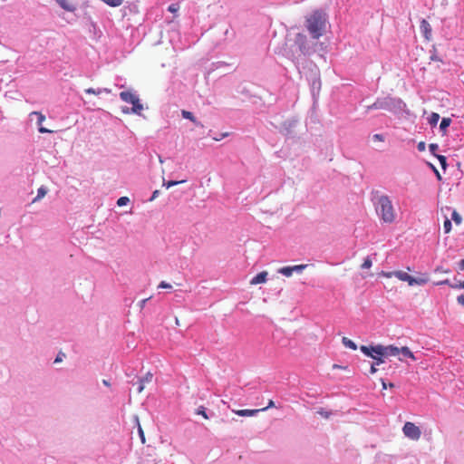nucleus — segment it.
<instances>
[{"mask_svg": "<svg viewBox=\"0 0 464 464\" xmlns=\"http://www.w3.org/2000/svg\"><path fill=\"white\" fill-rule=\"evenodd\" d=\"M184 182H185V180H180V181L170 180V181H168V182H164L163 185L167 188H169L170 187H173V186H176L178 184L184 183Z\"/></svg>", "mask_w": 464, "mask_h": 464, "instance_id": "c756f323", "label": "nucleus"}, {"mask_svg": "<svg viewBox=\"0 0 464 464\" xmlns=\"http://www.w3.org/2000/svg\"><path fill=\"white\" fill-rule=\"evenodd\" d=\"M429 148H430V151L434 156H436L437 154H436L435 152H436V150L439 149L438 144L431 143V144H430Z\"/></svg>", "mask_w": 464, "mask_h": 464, "instance_id": "e433bc0d", "label": "nucleus"}, {"mask_svg": "<svg viewBox=\"0 0 464 464\" xmlns=\"http://www.w3.org/2000/svg\"><path fill=\"white\" fill-rule=\"evenodd\" d=\"M459 287L464 288V281L459 283Z\"/></svg>", "mask_w": 464, "mask_h": 464, "instance_id": "4d7b16f0", "label": "nucleus"}, {"mask_svg": "<svg viewBox=\"0 0 464 464\" xmlns=\"http://www.w3.org/2000/svg\"><path fill=\"white\" fill-rule=\"evenodd\" d=\"M382 389H387V386H388V383H386L383 380H382Z\"/></svg>", "mask_w": 464, "mask_h": 464, "instance_id": "603ef678", "label": "nucleus"}, {"mask_svg": "<svg viewBox=\"0 0 464 464\" xmlns=\"http://www.w3.org/2000/svg\"><path fill=\"white\" fill-rule=\"evenodd\" d=\"M278 273L282 274L283 276L286 277H290L293 275V271L291 266H284L278 269Z\"/></svg>", "mask_w": 464, "mask_h": 464, "instance_id": "412c9836", "label": "nucleus"}, {"mask_svg": "<svg viewBox=\"0 0 464 464\" xmlns=\"http://www.w3.org/2000/svg\"><path fill=\"white\" fill-rule=\"evenodd\" d=\"M360 350L365 355H372V352H374L375 354L381 355V357H382L383 359H384V357L397 356L400 354L399 348L394 345H387V346H384L382 344L370 345V346L362 345L360 347Z\"/></svg>", "mask_w": 464, "mask_h": 464, "instance_id": "7ed1b4c3", "label": "nucleus"}, {"mask_svg": "<svg viewBox=\"0 0 464 464\" xmlns=\"http://www.w3.org/2000/svg\"><path fill=\"white\" fill-rule=\"evenodd\" d=\"M333 368L334 369H343V370H346L347 369L346 366H342V365H339V364H334Z\"/></svg>", "mask_w": 464, "mask_h": 464, "instance_id": "09e8293b", "label": "nucleus"}, {"mask_svg": "<svg viewBox=\"0 0 464 464\" xmlns=\"http://www.w3.org/2000/svg\"><path fill=\"white\" fill-rule=\"evenodd\" d=\"M380 275L384 277L391 278V277L394 276V271L393 272L382 271Z\"/></svg>", "mask_w": 464, "mask_h": 464, "instance_id": "4c0bfd02", "label": "nucleus"}, {"mask_svg": "<svg viewBox=\"0 0 464 464\" xmlns=\"http://www.w3.org/2000/svg\"><path fill=\"white\" fill-rule=\"evenodd\" d=\"M372 139L377 141H383V136L382 134H374Z\"/></svg>", "mask_w": 464, "mask_h": 464, "instance_id": "ea45409f", "label": "nucleus"}, {"mask_svg": "<svg viewBox=\"0 0 464 464\" xmlns=\"http://www.w3.org/2000/svg\"><path fill=\"white\" fill-rule=\"evenodd\" d=\"M372 259L371 257L367 256L364 260H363V263L362 264L361 267L362 269H369L372 267Z\"/></svg>", "mask_w": 464, "mask_h": 464, "instance_id": "b1692460", "label": "nucleus"}, {"mask_svg": "<svg viewBox=\"0 0 464 464\" xmlns=\"http://www.w3.org/2000/svg\"><path fill=\"white\" fill-rule=\"evenodd\" d=\"M102 1L104 2L106 5L112 6V7L120 6L122 4V0H102Z\"/></svg>", "mask_w": 464, "mask_h": 464, "instance_id": "5701e85b", "label": "nucleus"}, {"mask_svg": "<svg viewBox=\"0 0 464 464\" xmlns=\"http://www.w3.org/2000/svg\"><path fill=\"white\" fill-rule=\"evenodd\" d=\"M457 300L459 304L464 306V295L458 296Z\"/></svg>", "mask_w": 464, "mask_h": 464, "instance_id": "37998d69", "label": "nucleus"}, {"mask_svg": "<svg viewBox=\"0 0 464 464\" xmlns=\"http://www.w3.org/2000/svg\"><path fill=\"white\" fill-rule=\"evenodd\" d=\"M153 374L151 372L146 373V375L139 381L138 392L140 393L145 388V383H149L152 381Z\"/></svg>", "mask_w": 464, "mask_h": 464, "instance_id": "9d476101", "label": "nucleus"}, {"mask_svg": "<svg viewBox=\"0 0 464 464\" xmlns=\"http://www.w3.org/2000/svg\"><path fill=\"white\" fill-rule=\"evenodd\" d=\"M85 92L88 93V94H95V95H99L102 93V91L101 90H94L93 88H88L85 90Z\"/></svg>", "mask_w": 464, "mask_h": 464, "instance_id": "72a5a7b5", "label": "nucleus"}, {"mask_svg": "<svg viewBox=\"0 0 464 464\" xmlns=\"http://www.w3.org/2000/svg\"><path fill=\"white\" fill-rule=\"evenodd\" d=\"M417 147H418V150H419L420 151H424V150H425V148H426V146H425V142H424V141H420V142H419V144H418V146H417Z\"/></svg>", "mask_w": 464, "mask_h": 464, "instance_id": "a19ab883", "label": "nucleus"}, {"mask_svg": "<svg viewBox=\"0 0 464 464\" xmlns=\"http://www.w3.org/2000/svg\"><path fill=\"white\" fill-rule=\"evenodd\" d=\"M135 421H136V424H137V427H138V432H139V436L140 438L141 443L144 444L145 441H146L145 434H144V431H143V430L141 428V425H140V423L139 421V418L138 417L135 418Z\"/></svg>", "mask_w": 464, "mask_h": 464, "instance_id": "6ab92c4d", "label": "nucleus"}, {"mask_svg": "<svg viewBox=\"0 0 464 464\" xmlns=\"http://www.w3.org/2000/svg\"><path fill=\"white\" fill-rule=\"evenodd\" d=\"M130 199L128 197H121L118 200H117V205L119 207H122V206H125L129 203Z\"/></svg>", "mask_w": 464, "mask_h": 464, "instance_id": "7c9ffc66", "label": "nucleus"}, {"mask_svg": "<svg viewBox=\"0 0 464 464\" xmlns=\"http://www.w3.org/2000/svg\"><path fill=\"white\" fill-rule=\"evenodd\" d=\"M394 276L397 277L399 280L407 282L409 285L412 286L414 285H424L429 281L428 276H423L420 278H414L411 276H410L408 273L404 271H394Z\"/></svg>", "mask_w": 464, "mask_h": 464, "instance_id": "20e7f679", "label": "nucleus"}, {"mask_svg": "<svg viewBox=\"0 0 464 464\" xmlns=\"http://www.w3.org/2000/svg\"><path fill=\"white\" fill-rule=\"evenodd\" d=\"M169 11L171 13H176L179 9V4H172L169 6Z\"/></svg>", "mask_w": 464, "mask_h": 464, "instance_id": "c9c22d12", "label": "nucleus"}, {"mask_svg": "<svg viewBox=\"0 0 464 464\" xmlns=\"http://www.w3.org/2000/svg\"><path fill=\"white\" fill-rule=\"evenodd\" d=\"M132 108L131 112L140 115L143 111V105L140 102L139 98L136 96L133 102H131Z\"/></svg>", "mask_w": 464, "mask_h": 464, "instance_id": "f8f14e48", "label": "nucleus"}, {"mask_svg": "<svg viewBox=\"0 0 464 464\" xmlns=\"http://www.w3.org/2000/svg\"><path fill=\"white\" fill-rule=\"evenodd\" d=\"M436 285H450L451 284L450 283V281L448 279H446V280L440 281V282L436 283Z\"/></svg>", "mask_w": 464, "mask_h": 464, "instance_id": "49530a36", "label": "nucleus"}, {"mask_svg": "<svg viewBox=\"0 0 464 464\" xmlns=\"http://www.w3.org/2000/svg\"><path fill=\"white\" fill-rule=\"evenodd\" d=\"M342 343L347 348H350L352 350H356L357 349L356 343L354 342H353L352 340H350L349 338H347V337H343Z\"/></svg>", "mask_w": 464, "mask_h": 464, "instance_id": "a211bd4d", "label": "nucleus"}, {"mask_svg": "<svg viewBox=\"0 0 464 464\" xmlns=\"http://www.w3.org/2000/svg\"><path fill=\"white\" fill-rule=\"evenodd\" d=\"M181 114H182L183 118L189 120L190 121L195 123L197 126L203 127V125L196 120V118L194 117L192 112L183 110L181 111Z\"/></svg>", "mask_w": 464, "mask_h": 464, "instance_id": "2eb2a0df", "label": "nucleus"}, {"mask_svg": "<svg viewBox=\"0 0 464 464\" xmlns=\"http://www.w3.org/2000/svg\"><path fill=\"white\" fill-rule=\"evenodd\" d=\"M326 14L319 10L306 18V28L314 39L322 36L325 27Z\"/></svg>", "mask_w": 464, "mask_h": 464, "instance_id": "f03ea898", "label": "nucleus"}, {"mask_svg": "<svg viewBox=\"0 0 464 464\" xmlns=\"http://www.w3.org/2000/svg\"><path fill=\"white\" fill-rule=\"evenodd\" d=\"M32 114H34L37 116V123L38 125H41L43 121L45 120V116L38 111H34ZM39 132L41 133H51L53 130L46 129L45 127L40 126L39 127Z\"/></svg>", "mask_w": 464, "mask_h": 464, "instance_id": "1a4fd4ad", "label": "nucleus"}, {"mask_svg": "<svg viewBox=\"0 0 464 464\" xmlns=\"http://www.w3.org/2000/svg\"><path fill=\"white\" fill-rule=\"evenodd\" d=\"M197 414L198 415H201L204 419L208 420V416L206 412V410L203 406H200L198 411H197Z\"/></svg>", "mask_w": 464, "mask_h": 464, "instance_id": "473e14b6", "label": "nucleus"}, {"mask_svg": "<svg viewBox=\"0 0 464 464\" xmlns=\"http://www.w3.org/2000/svg\"><path fill=\"white\" fill-rule=\"evenodd\" d=\"M159 193L160 191L159 190H155L153 193H152V196L150 198V201L154 200L158 196H159Z\"/></svg>", "mask_w": 464, "mask_h": 464, "instance_id": "de8ad7c7", "label": "nucleus"}, {"mask_svg": "<svg viewBox=\"0 0 464 464\" xmlns=\"http://www.w3.org/2000/svg\"><path fill=\"white\" fill-rule=\"evenodd\" d=\"M451 218L456 222V224H458V225L460 224L461 217H460V215L456 210L452 211Z\"/></svg>", "mask_w": 464, "mask_h": 464, "instance_id": "2f4dec72", "label": "nucleus"}, {"mask_svg": "<svg viewBox=\"0 0 464 464\" xmlns=\"http://www.w3.org/2000/svg\"><path fill=\"white\" fill-rule=\"evenodd\" d=\"M399 350H400V353H401L404 357L411 358L413 361L416 360L414 354L411 353V351L408 347L404 346V347L399 348Z\"/></svg>", "mask_w": 464, "mask_h": 464, "instance_id": "f3484780", "label": "nucleus"}, {"mask_svg": "<svg viewBox=\"0 0 464 464\" xmlns=\"http://www.w3.org/2000/svg\"><path fill=\"white\" fill-rule=\"evenodd\" d=\"M450 286L452 288H460L459 284H451V285H450Z\"/></svg>", "mask_w": 464, "mask_h": 464, "instance_id": "864d4df0", "label": "nucleus"}, {"mask_svg": "<svg viewBox=\"0 0 464 464\" xmlns=\"http://www.w3.org/2000/svg\"><path fill=\"white\" fill-rule=\"evenodd\" d=\"M307 267V265H296L291 266L293 272L302 273Z\"/></svg>", "mask_w": 464, "mask_h": 464, "instance_id": "a878e982", "label": "nucleus"}, {"mask_svg": "<svg viewBox=\"0 0 464 464\" xmlns=\"http://www.w3.org/2000/svg\"><path fill=\"white\" fill-rule=\"evenodd\" d=\"M59 5L65 11L73 12L76 8L70 0H55Z\"/></svg>", "mask_w": 464, "mask_h": 464, "instance_id": "ddd939ff", "label": "nucleus"}, {"mask_svg": "<svg viewBox=\"0 0 464 464\" xmlns=\"http://www.w3.org/2000/svg\"><path fill=\"white\" fill-rule=\"evenodd\" d=\"M146 301H147V299L142 300V301H141V304H142V305H143V304H145Z\"/></svg>", "mask_w": 464, "mask_h": 464, "instance_id": "13d9d810", "label": "nucleus"}, {"mask_svg": "<svg viewBox=\"0 0 464 464\" xmlns=\"http://www.w3.org/2000/svg\"><path fill=\"white\" fill-rule=\"evenodd\" d=\"M384 102L376 101L373 104L368 107V109H384Z\"/></svg>", "mask_w": 464, "mask_h": 464, "instance_id": "bb28decb", "label": "nucleus"}, {"mask_svg": "<svg viewBox=\"0 0 464 464\" xmlns=\"http://www.w3.org/2000/svg\"><path fill=\"white\" fill-rule=\"evenodd\" d=\"M47 193V190L44 188V187H41L38 188V191H37V196L36 198L33 200V202H36L38 201L39 199L43 198Z\"/></svg>", "mask_w": 464, "mask_h": 464, "instance_id": "4be33fe9", "label": "nucleus"}, {"mask_svg": "<svg viewBox=\"0 0 464 464\" xmlns=\"http://www.w3.org/2000/svg\"><path fill=\"white\" fill-rule=\"evenodd\" d=\"M318 414H320L322 417L325 418V419H328L331 415V413L324 409H320L318 411H317Z\"/></svg>", "mask_w": 464, "mask_h": 464, "instance_id": "f704fd0d", "label": "nucleus"}, {"mask_svg": "<svg viewBox=\"0 0 464 464\" xmlns=\"http://www.w3.org/2000/svg\"><path fill=\"white\" fill-rule=\"evenodd\" d=\"M102 382L106 386H110L111 385L110 382L107 380H103Z\"/></svg>", "mask_w": 464, "mask_h": 464, "instance_id": "6e6d98bb", "label": "nucleus"}, {"mask_svg": "<svg viewBox=\"0 0 464 464\" xmlns=\"http://www.w3.org/2000/svg\"><path fill=\"white\" fill-rule=\"evenodd\" d=\"M439 120H440V114L437 112H432L430 114V116L429 117L428 121L431 126H436Z\"/></svg>", "mask_w": 464, "mask_h": 464, "instance_id": "aec40b11", "label": "nucleus"}, {"mask_svg": "<svg viewBox=\"0 0 464 464\" xmlns=\"http://www.w3.org/2000/svg\"><path fill=\"white\" fill-rule=\"evenodd\" d=\"M443 228H444V232L446 234L450 233L451 230V222L448 218H446V219L444 221Z\"/></svg>", "mask_w": 464, "mask_h": 464, "instance_id": "393cba45", "label": "nucleus"}, {"mask_svg": "<svg viewBox=\"0 0 464 464\" xmlns=\"http://www.w3.org/2000/svg\"><path fill=\"white\" fill-rule=\"evenodd\" d=\"M268 273L262 271L250 280V285H258L266 282Z\"/></svg>", "mask_w": 464, "mask_h": 464, "instance_id": "6e6552de", "label": "nucleus"}, {"mask_svg": "<svg viewBox=\"0 0 464 464\" xmlns=\"http://www.w3.org/2000/svg\"><path fill=\"white\" fill-rule=\"evenodd\" d=\"M384 102L376 101L373 104L368 107V109H384Z\"/></svg>", "mask_w": 464, "mask_h": 464, "instance_id": "cd10ccee", "label": "nucleus"}, {"mask_svg": "<svg viewBox=\"0 0 464 464\" xmlns=\"http://www.w3.org/2000/svg\"><path fill=\"white\" fill-rule=\"evenodd\" d=\"M459 270L463 271L464 270V259H461L459 263Z\"/></svg>", "mask_w": 464, "mask_h": 464, "instance_id": "8fccbe9b", "label": "nucleus"}, {"mask_svg": "<svg viewBox=\"0 0 464 464\" xmlns=\"http://www.w3.org/2000/svg\"><path fill=\"white\" fill-rule=\"evenodd\" d=\"M122 112L125 114H128V113L131 112V109H130L128 107H124V108H122Z\"/></svg>", "mask_w": 464, "mask_h": 464, "instance_id": "3c124183", "label": "nucleus"}, {"mask_svg": "<svg viewBox=\"0 0 464 464\" xmlns=\"http://www.w3.org/2000/svg\"><path fill=\"white\" fill-rule=\"evenodd\" d=\"M64 356H65V354H64V353H60L57 355L56 359L54 360V362H61V361L63 360V357H64Z\"/></svg>", "mask_w": 464, "mask_h": 464, "instance_id": "79ce46f5", "label": "nucleus"}, {"mask_svg": "<svg viewBox=\"0 0 464 464\" xmlns=\"http://www.w3.org/2000/svg\"><path fill=\"white\" fill-rule=\"evenodd\" d=\"M437 159L439 160L440 166L443 169H446L447 167V159L445 156L442 155H436Z\"/></svg>", "mask_w": 464, "mask_h": 464, "instance_id": "c85d7f7f", "label": "nucleus"}, {"mask_svg": "<svg viewBox=\"0 0 464 464\" xmlns=\"http://www.w3.org/2000/svg\"><path fill=\"white\" fill-rule=\"evenodd\" d=\"M436 272H441V273L448 274V273H450V271L449 269H444L443 267H437V268H436Z\"/></svg>", "mask_w": 464, "mask_h": 464, "instance_id": "c03bdc74", "label": "nucleus"}, {"mask_svg": "<svg viewBox=\"0 0 464 464\" xmlns=\"http://www.w3.org/2000/svg\"><path fill=\"white\" fill-rule=\"evenodd\" d=\"M274 406H275L274 401L272 400H270L269 402H268V405L266 407L263 408V409H260V411H266V409L274 407Z\"/></svg>", "mask_w": 464, "mask_h": 464, "instance_id": "a18cd8bd", "label": "nucleus"}, {"mask_svg": "<svg viewBox=\"0 0 464 464\" xmlns=\"http://www.w3.org/2000/svg\"><path fill=\"white\" fill-rule=\"evenodd\" d=\"M375 211L381 220L387 224L394 222L396 218L395 209L392 200L387 195H381L374 201Z\"/></svg>", "mask_w": 464, "mask_h": 464, "instance_id": "f257e3e1", "label": "nucleus"}, {"mask_svg": "<svg viewBox=\"0 0 464 464\" xmlns=\"http://www.w3.org/2000/svg\"><path fill=\"white\" fill-rule=\"evenodd\" d=\"M403 434L405 437L412 440H420L421 436V431L420 428L415 425V423L411 421H406L404 423V426L402 428Z\"/></svg>", "mask_w": 464, "mask_h": 464, "instance_id": "39448f33", "label": "nucleus"}, {"mask_svg": "<svg viewBox=\"0 0 464 464\" xmlns=\"http://www.w3.org/2000/svg\"><path fill=\"white\" fill-rule=\"evenodd\" d=\"M433 169H434V171L436 173V176L438 177L439 179H440L441 178H440V175L439 171L435 168H433Z\"/></svg>", "mask_w": 464, "mask_h": 464, "instance_id": "5fc2aeb1", "label": "nucleus"}, {"mask_svg": "<svg viewBox=\"0 0 464 464\" xmlns=\"http://www.w3.org/2000/svg\"><path fill=\"white\" fill-rule=\"evenodd\" d=\"M159 288H164L169 289L171 288V285L169 283H166L165 281L160 282V284L158 286Z\"/></svg>", "mask_w": 464, "mask_h": 464, "instance_id": "58836bf2", "label": "nucleus"}, {"mask_svg": "<svg viewBox=\"0 0 464 464\" xmlns=\"http://www.w3.org/2000/svg\"><path fill=\"white\" fill-rule=\"evenodd\" d=\"M237 415L241 417H252L255 416L257 412L260 411L259 409L257 410H236L233 411Z\"/></svg>", "mask_w": 464, "mask_h": 464, "instance_id": "9b49d317", "label": "nucleus"}, {"mask_svg": "<svg viewBox=\"0 0 464 464\" xmlns=\"http://www.w3.org/2000/svg\"><path fill=\"white\" fill-rule=\"evenodd\" d=\"M120 97L123 102L131 103V102H133L136 95L134 93H132L131 92L126 91V92H121L120 93Z\"/></svg>", "mask_w": 464, "mask_h": 464, "instance_id": "4468645a", "label": "nucleus"}, {"mask_svg": "<svg viewBox=\"0 0 464 464\" xmlns=\"http://www.w3.org/2000/svg\"><path fill=\"white\" fill-rule=\"evenodd\" d=\"M374 360V362L372 364L370 369V373L374 374L377 372L376 365H380L384 362V359L381 357V355H377L374 352H372V355H367Z\"/></svg>", "mask_w": 464, "mask_h": 464, "instance_id": "0eeeda50", "label": "nucleus"}, {"mask_svg": "<svg viewBox=\"0 0 464 464\" xmlns=\"http://www.w3.org/2000/svg\"><path fill=\"white\" fill-rule=\"evenodd\" d=\"M420 31L426 40H430L431 36V26L428 21L422 19L420 25Z\"/></svg>", "mask_w": 464, "mask_h": 464, "instance_id": "423d86ee", "label": "nucleus"}, {"mask_svg": "<svg viewBox=\"0 0 464 464\" xmlns=\"http://www.w3.org/2000/svg\"><path fill=\"white\" fill-rule=\"evenodd\" d=\"M451 119L450 118H443L440 124V129L443 132V134L446 133L447 128L450 125Z\"/></svg>", "mask_w": 464, "mask_h": 464, "instance_id": "dca6fc26", "label": "nucleus"}]
</instances>
